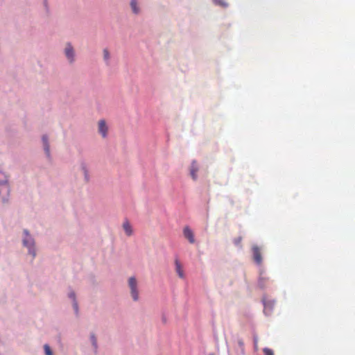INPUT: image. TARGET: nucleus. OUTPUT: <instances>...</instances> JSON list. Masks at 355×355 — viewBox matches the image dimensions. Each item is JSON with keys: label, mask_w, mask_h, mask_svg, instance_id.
Masks as SVG:
<instances>
[{"label": "nucleus", "mask_w": 355, "mask_h": 355, "mask_svg": "<svg viewBox=\"0 0 355 355\" xmlns=\"http://www.w3.org/2000/svg\"><path fill=\"white\" fill-rule=\"evenodd\" d=\"M199 171V166L196 161H192L190 166H189V174L193 181H196L198 180V172Z\"/></svg>", "instance_id": "9d476101"}, {"label": "nucleus", "mask_w": 355, "mask_h": 355, "mask_svg": "<svg viewBox=\"0 0 355 355\" xmlns=\"http://www.w3.org/2000/svg\"><path fill=\"white\" fill-rule=\"evenodd\" d=\"M97 130L98 133L105 139L108 135L109 127L107 122L104 119H101L97 123Z\"/></svg>", "instance_id": "423d86ee"}, {"label": "nucleus", "mask_w": 355, "mask_h": 355, "mask_svg": "<svg viewBox=\"0 0 355 355\" xmlns=\"http://www.w3.org/2000/svg\"><path fill=\"white\" fill-rule=\"evenodd\" d=\"M103 60L106 66L110 65L111 54L106 48L103 50Z\"/></svg>", "instance_id": "2eb2a0df"}, {"label": "nucleus", "mask_w": 355, "mask_h": 355, "mask_svg": "<svg viewBox=\"0 0 355 355\" xmlns=\"http://www.w3.org/2000/svg\"><path fill=\"white\" fill-rule=\"evenodd\" d=\"M130 296L134 302H137L140 300L139 283L135 276L128 277L127 280Z\"/></svg>", "instance_id": "f03ea898"}, {"label": "nucleus", "mask_w": 355, "mask_h": 355, "mask_svg": "<svg viewBox=\"0 0 355 355\" xmlns=\"http://www.w3.org/2000/svg\"><path fill=\"white\" fill-rule=\"evenodd\" d=\"M162 324L166 325L168 322V316L165 313H162L160 316Z\"/></svg>", "instance_id": "a211bd4d"}, {"label": "nucleus", "mask_w": 355, "mask_h": 355, "mask_svg": "<svg viewBox=\"0 0 355 355\" xmlns=\"http://www.w3.org/2000/svg\"><path fill=\"white\" fill-rule=\"evenodd\" d=\"M42 147L46 157L49 159L51 157L50 144L47 135H43L42 137Z\"/></svg>", "instance_id": "1a4fd4ad"}, {"label": "nucleus", "mask_w": 355, "mask_h": 355, "mask_svg": "<svg viewBox=\"0 0 355 355\" xmlns=\"http://www.w3.org/2000/svg\"><path fill=\"white\" fill-rule=\"evenodd\" d=\"M254 345L255 349L257 350V349H258V339H257V337L254 338Z\"/></svg>", "instance_id": "aec40b11"}, {"label": "nucleus", "mask_w": 355, "mask_h": 355, "mask_svg": "<svg viewBox=\"0 0 355 355\" xmlns=\"http://www.w3.org/2000/svg\"><path fill=\"white\" fill-rule=\"evenodd\" d=\"M130 8L132 14L139 15L141 13V8L138 0H130Z\"/></svg>", "instance_id": "9b49d317"}, {"label": "nucleus", "mask_w": 355, "mask_h": 355, "mask_svg": "<svg viewBox=\"0 0 355 355\" xmlns=\"http://www.w3.org/2000/svg\"><path fill=\"white\" fill-rule=\"evenodd\" d=\"M174 263H175V272L177 273L178 276L180 279H184L185 274H184V271L183 266H182V263L178 259H175Z\"/></svg>", "instance_id": "ddd939ff"}, {"label": "nucleus", "mask_w": 355, "mask_h": 355, "mask_svg": "<svg viewBox=\"0 0 355 355\" xmlns=\"http://www.w3.org/2000/svg\"><path fill=\"white\" fill-rule=\"evenodd\" d=\"M64 58L69 64H73L76 60V52L71 42H67L63 49Z\"/></svg>", "instance_id": "7ed1b4c3"}, {"label": "nucleus", "mask_w": 355, "mask_h": 355, "mask_svg": "<svg viewBox=\"0 0 355 355\" xmlns=\"http://www.w3.org/2000/svg\"><path fill=\"white\" fill-rule=\"evenodd\" d=\"M21 242L23 248L27 251V256L33 261L37 256V245L34 236L27 229H24L21 233Z\"/></svg>", "instance_id": "f257e3e1"}, {"label": "nucleus", "mask_w": 355, "mask_h": 355, "mask_svg": "<svg viewBox=\"0 0 355 355\" xmlns=\"http://www.w3.org/2000/svg\"><path fill=\"white\" fill-rule=\"evenodd\" d=\"M9 192L8 177L4 172L0 171V194L8 195Z\"/></svg>", "instance_id": "39448f33"}, {"label": "nucleus", "mask_w": 355, "mask_h": 355, "mask_svg": "<svg viewBox=\"0 0 355 355\" xmlns=\"http://www.w3.org/2000/svg\"><path fill=\"white\" fill-rule=\"evenodd\" d=\"M183 235L186 239L188 240V241L191 244H194L196 243V239L194 236V233L193 230L190 228L189 226H185L183 228Z\"/></svg>", "instance_id": "6e6552de"}, {"label": "nucleus", "mask_w": 355, "mask_h": 355, "mask_svg": "<svg viewBox=\"0 0 355 355\" xmlns=\"http://www.w3.org/2000/svg\"><path fill=\"white\" fill-rule=\"evenodd\" d=\"M265 280H266V278L261 277L259 278V284H261L263 286V282L265 281Z\"/></svg>", "instance_id": "4be33fe9"}, {"label": "nucleus", "mask_w": 355, "mask_h": 355, "mask_svg": "<svg viewBox=\"0 0 355 355\" xmlns=\"http://www.w3.org/2000/svg\"><path fill=\"white\" fill-rule=\"evenodd\" d=\"M209 355H219V353L218 352L217 354L210 353V354H209Z\"/></svg>", "instance_id": "5701e85b"}, {"label": "nucleus", "mask_w": 355, "mask_h": 355, "mask_svg": "<svg viewBox=\"0 0 355 355\" xmlns=\"http://www.w3.org/2000/svg\"><path fill=\"white\" fill-rule=\"evenodd\" d=\"M123 229L128 236H130L133 234V230L131 225L128 221H125L123 223Z\"/></svg>", "instance_id": "dca6fc26"}, {"label": "nucleus", "mask_w": 355, "mask_h": 355, "mask_svg": "<svg viewBox=\"0 0 355 355\" xmlns=\"http://www.w3.org/2000/svg\"><path fill=\"white\" fill-rule=\"evenodd\" d=\"M213 1L216 5H218V6L222 5V0H213Z\"/></svg>", "instance_id": "412c9836"}, {"label": "nucleus", "mask_w": 355, "mask_h": 355, "mask_svg": "<svg viewBox=\"0 0 355 355\" xmlns=\"http://www.w3.org/2000/svg\"><path fill=\"white\" fill-rule=\"evenodd\" d=\"M67 297L71 303L75 315L78 316L79 314V307L75 291L70 289L67 293Z\"/></svg>", "instance_id": "0eeeda50"}, {"label": "nucleus", "mask_w": 355, "mask_h": 355, "mask_svg": "<svg viewBox=\"0 0 355 355\" xmlns=\"http://www.w3.org/2000/svg\"><path fill=\"white\" fill-rule=\"evenodd\" d=\"M252 252H253V258L254 261L257 264H261L262 262V257L261 254V251L259 247L254 246L252 248Z\"/></svg>", "instance_id": "4468645a"}, {"label": "nucleus", "mask_w": 355, "mask_h": 355, "mask_svg": "<svg viewBox=\"0 0 355 355\" xmlns=\"http://www.w3.org/2000/svg\"><path fill=\"white\" fill-rule=\"evenodd\" d=\"M89 340L94 354H97L98 351V343L96 335L94 333H90Z\"/></svg>", "instance_id": "f8f14e48"}, {"label": "nucleus", "mask_w": 355, "mask_h": 355, "mask_svg": "<svg viewBox=\"0 0 355 355\" xmlns=\"http://www.w3.org/2000/svg\"><path fill=\"white\" fill-rule=\"evenodd\" d=\"M263 352L264 353V355H274L273 351L271 349L267 347L264 348L263 349Z\"/></svg>", "instance_id": "6ab92c4d"}, {"label": "nucleus", "mask_w": 355, "mask_h": 355, "mask_svg": "<svg viewBox=\"0 0 355 355\" xmlns=\"http://www.w3.org/2000/svg\"><path fill=\"white\" fill-rule=\"evenodd\" d=\"M78 171L83 177V182L88 184L91 180V175L89 164L85 160L81 159L78 162Z\"/></svg>", "instance_id": "20e7f679"}, {"label": "nucleus", "mask_w": 355, "mask_h": 355, "mask_svg": "<svg viewBox=\"0 0 355 355\" xmlns=\"http://www.w3.org/2000/svg\"><path fill=\"white\" fill-rule=\"evenodd\" d=\"M43 349L44 355H55L53 349L49 344H44L43 345Z\"/></svg>", "instance_id": "f3484780"}]
</instances>
